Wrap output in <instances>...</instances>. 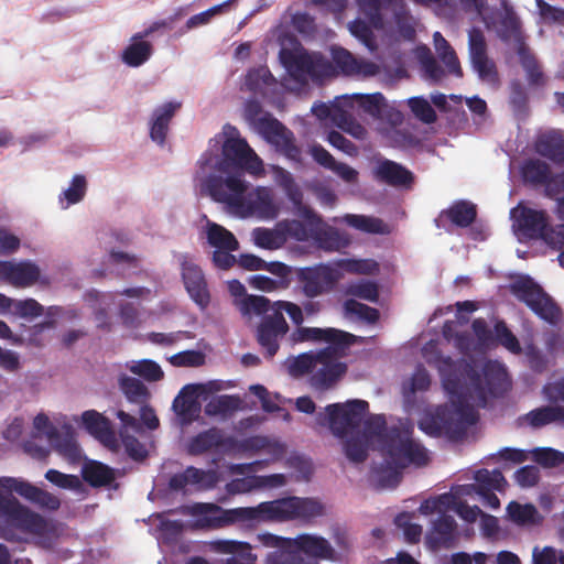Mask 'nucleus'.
<instances>
[{"label": "nucleus", "mask_w": 564, "mask_h": 564, "mask_svg": "<svg viewBox=\"0 0 564 564\" xmlns=\"http://www.w3.org/2000/svg\"><path fill=\"white\" fill-rule=\"evenodd\" d=\"M444 375L443 387L449 395V401L455 409L458 420L465 425H474L479 416L470 401H477L478 404L485 405L487 393L498 394L502 390L506 381V371L500 365L488 362L484 368V376L487 388L484 386L480 373L468 362H462L459 366L464 370V375L468 383L462 381L454 369L456 364L451 357L443 360Z\"/></svg>", "instance_id": "f03ea898"}, {"label": "nucleus", "mask_w": 564, "mask_h": 564, "mask_svg": "<svg viewBox=\"0 0 564 564\" xmlns=\"http://www.w3.org/2000/svg\"><path fill=\"white\" fill-rule=\"evenodd\" d=\"M340 276L338 270L327 264L305 267L297 271L301 291L307 299H315L332 292Z\"/></svg>", "instance_id": "4468645a"}, {"label": "nucleus", "mask_w": 564, "mask_h": 564, "mask_svg": "<svg viewBox=\"0 0 564 564\" xmlns=\"http://www.w3.org/2000/svg\"><path fill=\"white\" fill-rule=\"evenodd\" d=\"M524 354L529 367L533 372L543 373L547 370L549 358L534 343L530 341L525 344Z\"/></svg>", "instance_id": "bf43d9fd"}, {"label": "nucleus", "mask_w": 564, "mask_h": 564, "mask_svg": "<svg viewBox=\"0 0 564 564\" xmlns=\"http://www.w3.org/2000/svg\"><path fill=\"white\" fill-rule=\"evenodd\" d=\"M87 191V182L84 175L77 174L73 177L70 185L63 192L67 205L79 203Z\"/></svg>", "instance_id": "774afa93"}, {"label": "nucleus", "mask_w": 564, "mask_h": 564, "mask_svg": "<svg viewBox=\"0 0 564 564\" xmlns=\"http://www.w3.org/2000/svg\"><path fill=\"white\" fill-rule=\"evenodd\" d=\"M316 4L332 6L337 10L346 7V0H312ZM360 12L368 19L371 26L380 29L383 25L382 9L391 0H355Z\"/></svg>", "instance_id": "cd10ccee"}, {"label": "nucleus", "mask_w": 564, "mask_h": 564, "mask_svg": "<svg viewBox=\"0 0 564 564\" xmlns=\"http://www.w3.org/2000/svg\"><path fill=\"white\" fill-rule=\"evenodd\" d=\"M369 443L361 434L347 438L344 443L346 457L356 464L364 463L368 458Z\"/></svg>", "instance_id": "de8ad7c7"}, {"label": "nucleus", "mask_w": 564, "mask_h": 564, "mask_svg": "<svg viewBox=\"0 0 564 564\" xmlns=\"http://www.w3.org/2000/svg\"><path fill=\"white\" fill-rule=\"evenodd\" d=\"M83 425L86 431L107 447L117 445V437L111 429L110 421L95 410L85 411L82 414Z\"/></svg>", "instance_id": "393cba45"}, {"label": "nucleus", "mask_w": 564, "mask_h": 564, "mask_svg": "<svg viewBox=\"0 0 564 564\" xmlns=\"http://www.w3.org/2000/svg\"><path fill=\"white\" fill-rule=\"evenodd\" d=\"M324 507L312 498L288 497L258 505V522L304 520L321 517Z\"/></svg>", "instance_id": "0eeeda50"}, {"label": "nucleus", "mask_w": 564, "mask_h": 564, "mask_svg": "<svg viewBox=\"0 0 564 564\" xmlns=\"http://www.w3.org/2000/svg\"><path fill=\"white\" fill-rule=\"evenodd\" d=\"M456 527V521L452 516L442 513L432 523L431 532L427 535L429 543L434 549L451 546L455 540Z\"/></svg>", "instance_id": "c85d7f7f"}, {"label": "nucleus", "mask_w": 564, "mask_h": 564, "mask_svg": "<svg viewBox=\"0 0 564 564\" xmlns=\"http://www.w3.org/2000/svg\"><path fill=\"white\" fill-rule=\"evenodd\" d=\"M477 217L476 205L468 200H457L440 214V220L445 218L459 228L470 226Z\"/></svg>", "instance_id": "473e14b6"}, {"label": "nucleus", "mask_w": 564, "mask_h": 564, "mask_svg": "<svg viewBox=\"0 0 564 564\" xmlns=\"http://www.w3.org/2000/svg\"><path fill=\"white\" fill-rule=\"evenodd\" d=\"M313 241L321 249L326 251H338L348 245V239L344 237L338 229L329 226L327 223H325Z\"/></svg>", "instance_id": "37998d69"}, {"label": "nucleus", "mask_w": 564, "mask_h": 564, "mask_svg": "<svg viewBox=\"0 0 564 564\" xmlns=\"http://www.w3.org/2000/svg\"><path fill=\"white\" fill-rule=\"evenodd\" d=\"M507 514L510 521L520 527L535 525L542 521L541 514L532 503L511 501L507 506Z\"/></svg>", "instance_id": "4c0bfd02"}, {"label": "nucleus", "mask_w": 564, "mask_h": 564, "mask_svg": "<svg viewBox=\"0 0 564 564\" xmlns=\"http://www.w3.org/2000/svg\"><path fill=\"white\" fill-rule=\"evenodd\" d=\"M207 241L216 249L236 251L239 248V242L234 234L216 223L207 224Z\"/></svg>", "instance_id": "a19ab883"}, {"label": "nucleus", "mask_w": 564, "mask_h": 564, "mask_svg": "<svg viewBox=\"0 0 564 564\" xmlns=\"http://www.w3.org/2000/svg\"><path fill=\"white\" fill-rule=\"evenodd\" d=\"M373 173L378 181L392 187L411 188L415 180L409 169L389 159L379 161Z\"/></svg>", "instance_id": "4be33fe9"}, {"label": "nucleus", "mask_w": 564, "mask_h": 564, "mask_svg": "<svg viewBox=\"0 0 564 564\" xmlns=\"http://www.w3.org/2000/svg\"><path fill=\"white\" fill-rule=\"evenodd\" d=\"M293 344L303 341H326L330 346L347 348L356 343V336L336 328L302 327L291 333Z\"/></svg>", "instance_id": "f3484780"}, {"label": "nucleus", "mask_w": 564, "mask_h": 564, "mask_svg": "<svg viewBox=\"0 0 564 564\" xmlns=\"http://www.w3.org/2000/svg\"><path fill=\"white\" fill-rule=\"evenodd\" d=\"M533 460L545 468H552L564 463V453L551 447H536L532 452Z\"/></svg>", "instance_id": "13d9d810"}, {"label": "nucleus", "mask_w": 564, "mask_h": 564, "mask_svg": "<svg viewBox=\"0 0 564 564\" xmlns=\"http://www.w3.org/2000/svg\"><path fill=\"white\" fill-rule=\"evenodd\" d=\"M83 479L94 488L107 487L116 479L115 470L108 465L90 460L83 466Z\"/></svg>", "instance_id": "2f4dec72"}, {"label": "nucleus", "mask_w": 564, "mask_h": 564, "mask_svg": "<svg viewBox=\"0 0 564 564\" xmlns=\"http://www.w3.org/2000/svg\"><path fill=\"white\" fill-rule=\"evenodd\" d=\"M510 291L540 318L551 324L561 318L560 307L530 276L520 278L511 283Z\"/></svg>", "instance_id": "9d476101"}, {"label": "nucleus", "mask_w": 564, "mask_h": 564, "mask_svg": "<svg viewBox=\"0 0 564 564\" xmlns=\"http://www.w3.org/2000/svg\"><path fill=\"white\" fill-rule=\"evenodd\" d=\"M475 480L476 484L473 485L475 492L501 490L507 482L502 473L498 469L491 471L488 469H480L475 474Z\"/></svg>", "instance_id": "49530a36"}, {"label": "nucleus", "mask_w": 564, "mask_h": 564, "mask_svg": "<svg viewBox=\"0 0 564 564\" xmlns=\"http://www.w3.org/2000/svg\"><path fill=\"white\" fill-rule=\"evenodd\" d=\"M369 411V403L365 400L354 399L345 403H333L325 408V413L319 412L316 416L318 424H328L334 435L338 437L346 436L349 432L359 427L364 421L361 435L369 442L376 440L378 451L384 444V435L390 432L387 427V421L382 414L365 416Z\"/></svg>", "instance_id": "7ed1b4c3"}, {"label": "nucleus", "mask_w": 564, "mask_h": 564, "mask_svg": "<svg viewBox=\"0 0 564 564\" xmlns=\"http://www.w3.org/2000/svg\"><path fill=\"white\" fill-rule=\"evenodd\" d=\"M412 113L426 124L434 123L437 119L436 112L431 104L423 97H412L408 101Z\"/></svg>", "instance_id": "4d7b16f0"}, {"label": "nucleus", "mask_w": 564, "mask_h": 564, "mask_svg": "<svg viewBox=\"0 0 564 564\" xmlns=\"http://www.w3.org/2000/svg\"><path fill=\"white\" fill-rule=\"evenodd\" d=\"M419 59L425 76L433 83H438L445 77V70L437 63L435 57L432 55L431 50L423 46L419 51Z\"/></svg>", "instance_id": "864d4df0"}, {"label": "nucleus", "mask_w": 564, "mask_h": 564, "mask_svg": "<svg viewBox=\"0 0 564 564\" xmlns=\"http://www.w3.org/2000/svg\"><path fill=\"white\" fill-rule=\"evenodd\" d=\"M219 550L231 553L232 556L226 560V564H256V556L251 553L248 543L237 541H219Z\"/></svg>", "instance_id": "79ce46f5"}, {"label": "nucleus", "mask_w": 564, "mask_h": 564, "mask_svg": "<svg viewBox=\"0 0 564 564\" xmlns=\"http://www.w3.org/2000/svg\"><path fill=\"white\" fill-rule=\"evenodd\" d=\"M182 265V279L192 300L202 308L209 303V292L202 269L194 262L184 259Z\"/></svg>", "instance_id": "aec40b11"}, {"label": "nucleus", "mask_w": 564, "mask_h": 564, "mask_svg": "<svg viewBox=\"0 0 564 564\" xmlns=\"http://www.w3.org/2000/svg\"><path fill=\"white\" fill-rule=\"evenodd\" d=\"M344 221L349 226L357 230L367 234H388V226L380 219L376 217L365 216V215H356V214H347L344 216Z\"/></svg>", "instance_id": "c03bdc74"}, {"label": "nucleus", "mask_w": 564, "mask_h": 564, "mask_svg": "<svg viewBox=\"0 0 564 564\" xmlns=\"http://www.w3.org/2000/svg\"><path fill=\"white\" fill-rule=\"evenodd\" d=\"M495 334L499 344L514 355L522 352V347L517 336L508 328L503 321L497 322L495 325Z\"/></svg>", "instance_id": "052dcab7"}, {"label": "nucleus", "mask_w": 564, "mask_h": 564, "mask_svg": "<svg viewBox=\"0 0 564 564\" xmlns=\"http://www.w3.org/2000/svg\"><path fill=\"white\" fill-rule=\"evenodd\" d=\"M346 108H352V102L350 98L343 97L338 107L335 108L332 122L344 132L362 140L367 134L365 127L360 124Z\"/></svg>", "instance_id": "7c9ffc66"}, {"label": "nucleus", "mask_w": 564, "mask_h": 564, "mask_svg": "<svg viewBox=\"0 0 564 564\" xmlns=\"http://www.w3.org/2000/svg\"><path fill=\"white\" fill-rule=\"evenodd\" d=\"M280 61L296 82L304 83L307 77L322 78L328 75L330 64L322 56H312L306 51L281 48Z\"/></svg>", "instance_id": "9b49d317"}, {"label": "nucleus", "mask_w": 564, "mask_h": 564, "mask_svg": "<svg viewBox=\"0 0 564 564\" xmlns=\"http://www.w3.org/2000/svg\"><path fill=\"white\" fill-rule=\"evenodd\" d=\"M119 387L128 400L132 402H143L149 395V391L139 379L122 375L119 378Z\"/></svg>", "instance_id": "8fccbe9b"}, {"label": "nucleus", "mask_w": 564, "mask_h": 564, "mask_svg": "<svg viewBox=\"0 0 564 564\" xmlns=\"http://www.w3.org/2000/svg\"><path fill=\"white\" fill-rule=\"evenodd\" d=\"M317 366V354H301L293 358L289 364V372L293 377H301L308 372H314Z\"/></svg>", "instance_id": "e2e57ef3"}, {"label": "nucleus", "mask_w": 564, "mask_h": 564, "mask_svg": "<svg viewBox=\"0 0 564 564\" xmlns=\"http://www.w3.org/2000/svg\"><path fill=\"white\" fill-rule=\"evenodd\" d=\"M512 227L518 236L528 239H541L545 242L551 230V217L544 209H534L519 203L510 212Z\"/></svg>", "instance_id": "f8f14e48"}, {"label": "nucleus", "mask_w": 564, "mask_h": 564, "mask_svg": "<svg viewBox=\"0 0 564 564\" xmlns=\"http://www.w3.org/2000/svg\"><path fill=\"white\" fill-rule=\"evenodd\" d=\"M202 189L213 200L227 205L236 210L245 205L248 189L241 172L210 174L202 182Z\"/></svg>", "instance_id": "1a4fd4ad"}, {"label": "nucleus", "mask_w": 564, "mask_h": 564, "mask_svg": "<svg viewBox=\"0 0 564 564\" xmlns=\"http://www.w3.org/2000/svg\"><path fill=\"white\" fill-rule=\"evenodd\" d=\"M521 173L523 181L534 186H550L557 178L564 183V173L554 177L550 165L539 159L528 160L523 164Z\"/></svg>", "instance_id": "c756f323"}, {"label": "nucleus", "mask_w": 564, "mask_h": 564, "mask_svg": "<svg viewBox=\"0 0 564 564\" xmlns=\"http://www.w3.org/2000/svg\"><path fill=\"white\" fill-rule=\"evenodd\" d=\"M292 550L300 556L303 553L316 560H333L335 555V550L325 538L306 533L292 539Z\"/></svg>", "instance_id": "b1692460"}, {"label": "nucleus", "mask_w": 564, "mask_h": 564, "mask_svg": "<svg viewBox=\"0 0 564 564\" xmlns=\"http://www.w3.org/2000/svg\"><path fill=\"white\" fill-rule=\"evenodd\" d=\"M224 138L221 159L215 164L218 173L248 172L252 175L263 173V163L250 148L246 139L241 138L239 130L227 123L223 128Z\"/></svg>", "instance_id": "39448f33"}, {"label": "nucleus", "mask_w": 564, "mask_h": 564, "mask_svg": "<svg viewBox=\"0 0 564 564\" xmlns=\"http://www.w3.org/2000/svg\"><path fill=\"white\" fill-rule=\"evenodd\" d=\"M289 330V324L280 311H273L262 316L257 326L256 337L267 358L272 359L276 355L280 348V339Z\"/></svg>", "instance_id": "2eb2a0df"}, {"label": "nucleus", "mask_w": 564, "mask_h": 564, "mask_svg": "<svg viewBox=\"0 0 564 564\" xmlns=\"http://www.w3.org/2000/svg\"><path fill=\"white\" fill-rule=\"evenodd\" d=\"M154 31L153 28L134 34L131 43L123 50L121 54L122 62L130 67H139L143 65L152 55L153 46L143 39L148 37Z\"/></svg>", "instance_id": "a878e982"}, {"label": "nucleus", "mask_w": 564, "mask_h": 564, "mask_svg": "<svg viewBox=\"0 0 564 564\" xmlns=\"http://www.w3.org/2000/svg\"><path fill=\"white\" fill-rule=\"evenodd\" d=\"M275 82L268 67L250 69L246 75V86L251 91H257L262 86L272 85Z\"/></svg>", "instance_id": "0e129e2a"}, {"label": "nucleus", "mask_w": 564, "mask_h": 564, "mask_svg": "<svg viewBox=\"0 0 564 564\" xmlns=\"http://www.w3.org/2000/svg\"><path fill=\"white\" fill-rule=\"evenodd\" d=\"M536 151L553 162H564V135L560 132H549L541 135L535 144Z\"/></svg>", "instance_id": "c9c22d12"}, {"label": "nucleus", "mask_w": 564, "mask_h": 564, "mask_svg": "<svg viewBox=\"0 0 564 564\" xmlns=\"http://www.w3.org/2000/svg\"><path fill=\"white\" fill-rule=\"evenodd\" d=\"M241 405V399L238 395L223 394L213 398L205 405V413L209 416H228L238 411Z\"/></svg>", "instance_id": "a18cd8bd"}, {"label": "nucleus", "mask_w": 564, "mask_h": 564, "mask_svg": "<svg viewBox=\"0 0 564 564\" xmlns=\"http://www.w3.org/2000/svg\"><path fill=\"white\" fill-rule=\"evenodd\" d=\"M170 362L175 367H199L205 364V355L198 350H185L173 355Z\"/></svg>", "instance_id": "338daca9"}, {"label": "nucleus", "mask_w": 564, "mask_h": 564, "mask_svg": "<svg viewBox=\"0 0 564 564\" xmlns=\"http://www.w3.org/2000/svg\"><path fill=\"white\" fill-rule=\"evenodd\" d=\"M405 468L398 467L395 464L391 462H386L379 464L378 466L373 467L371 470V474L373 476V479L376 480V486L379 489H386V488H395L401 479H402V471Z\"/></svg>", "instance_id": "58836bf2"}, {"label": "nucleus", "mask_w": 564, "mask_h": 564, "mask_svg": "<svg viewBox=\"0 0 564 564\" xmlns=\"http://www.w3.org/2000/svg\"><path fill=\"white\" fill-rule=\"evenodd\" d=\"M296 215L301 219L285 221L284 229L297 241L313 240L325 225L323 217L312 207H301V213Z\"/></svg>", "instance_id": "a211bd4d"}, {"label": "nucleus", "mask_w": 564, "mask_h": 564, "mask_svg": "<svg viewBox=\"0 0 564 564\" xmlns=\"http://www.w3.org/2000/svg\"><path fill=\"white\" fill-rule=\"evenodd\" d=\"M0 278L15 288H26L40 278V268L31 261H0Z\"/></svg>", "instance_id": "412c9836"}, {"label": "nucleus", "mask_w": 564, "mask_h": 564, "mask_svg": "<svg viewBox=\"0 0 564 564\" xmlns=\"http://www.w3.org/2000/svg\"><path fill=\"white\" fill-rule=\"evenodd\" d=\"M181 107L180 101H169L153 110L150 120V138L153 142L159 145L165 143L170 123Z\"/></svg>", "instance_id": "5701e85b"}, {"label": "nucleus", "mask_w": 564, "mask_h": 564, "mask_svg": "<svg viewBox=\"0 0 564 564\" xmlns=\"http://www.w3.org/2000/svg\"><path fill=\"white\" fill-rule=\"evenodd\" d=\"M194 391V386H186L173 401L175 413L186 423L192 422L200 412V404L196 400Z\"/></svg>", "instance_id": "f704fd0d"}, {"label": "nucleus", "mask_w": 564, "mask_h": 564, "mask_svg": "<svg viewBox=\"0 0 564 564\" xmlns=\"http://www.w3.org/2000/svg\"><path fill=\"white\" fill-rule=\"evenodd\" d=\"M345 293L373 303L379 300V289L377 283L368 280L348 283Z\"/></svg>", "instance_id": "603ef678"}, {"label": "nucleus", "mask_w": 564, "mask_h": 564, "mask_svg": "<svg viewBox=\"0 0 564 564\" xmlns=\"http://www.w3.org/2000/svg\"><path fill=\"white\" fill-rule=\"evenodd\" d=\"M200 528L219 529L234 523H258V506L223 509L216 503L196 502L189 507Z\"/></svg>", "instance_id": "6e6552de"}, {"label": "nucleus", "mask_w": 564, "mask_h": 564, "mask_svg": "<svg viewBox=\"0 0 564 564\" xmlns=\"http://www.w3.org/2000/svg\"><path fill=\"white\" fill-rule=\"evenodd\" d=\"M242 216H257L260 219H274L279 214V206L273 200L272 191L258 187L253 195L245 198V205L236 209Z\"/></svg>", "instance_id": "6ab92c4d"}, {"label": "nucleus", "mask_w": 564, "mask_h": 564, "mask_svg": "<svg viewBox=\"0 0 564 564\" xmlns=\"http://www.w3.org/2000/svg\"><path fill=\"white\" fill-rule=\"evenodd\" d=\"M224 444L225 441L221 430L210 427L193 436L188 442L187 451L191 455H202Z\"/></svg>", "instance_id": "72a5a7b5"}, {"label": "nucleus", "mask_w": 564, "mask_h": 564, "mask_svg": "<svg viewBox=\"0 0 564 564\" xmlns=\"http://www.w3.org/2000/svg\"><path fill=\"white\" fill-rule=\"evenodd\" d=\"M13 492L51 511L61 507L56 496L29 481L12 477L0 478V520L3 522L0 528L1 538L10 542H21V533L46 539L54 536V523L23 506Z\"/></svg>", "instance_id": "f257e3e1"}, {"label": "nucleus", "mask_w": 564, "mask_h": 564, "mask_svg": "<svg viewBox=\"0 0 564 564\" xmlns=\"http://www.w3.org/2000/svg\"><path fill=\"white\" fill-rule=\"evenodd\" d=\"M34 429L43 434L48 442L62 454L72 455L76 444L70 435L62 436L58 429L52 424L47 415L40 413L34 417Z\"/></svg>", "instance_id": "bb28decb"}, {"label": "nucleus", "mask_w": 564, "mask_h": 564, "mask_svg": "<svg viewBox=\"0 0 564 564\" xmlns=\"http://www.w3.org/2000/svg\"><path fill=\"white\" fill-rule=\"evenodd\" d=\"M468 54L469 61L481 80L496 83L498 72L496 64L488 56V44L481 29L471 28L468 31Z\"/></svg>", "instance_id": "dca6fc26"}, {"label": "nucleus", "mask_w": 564, "mask_h": 564, "mask_svg": "<svg viewBox=\"0 0 564 564\" xmlns=\"http://www.w3.org/2000/svg\"><path fill=\"white\" fill-rule=\"evenodd\" d=\"M380 454L386 462H391L398 467L410 466L424 467L429 464L427 449L413 438L411 429L391 426L384 435V444L380 447Z\"/></svg>", "instance_id": "423d86ee"}, {"label": "nucleus", "mask_w": 564, "mask_h": 564, "mask_svg": "<svg viewBox=\"0 0 564 564\" xmlns=\"http://www.w3.org/2000/svg\"><path fill=\"white\" fill-rule=\"evenodd\" d=\"M252 237L258 247L267 250L279 249L285 242V237L282 232L269 228L258 227L253 229Z\"/></svg>", "instance_id": "09e8293b"}, {"label": "nucleus", "mask_w": 564, "mask_h": 564, "mask_svg": "<svg viewBox=\"0 0 564 564\" xmlns=\"http://www.w3.org/2000/svg\"><path fill=\"white\" fill-rule=\"evenodd\" d=\"M351 101L355 99L359 107L372 117L379 118L383 106L384 97L381 93L375 94H355L349 97Z\"/></svg>", "instance_id": "6e6d98bb"}, {"label": "nucleus", "mask_w": 564, "mask_h": 564, "mask_svg": "<svg viewBox=\"0 0 564 564\" xmlns=\"http://www.w3.org/2000/svg\"><path fill=\"white\" fill-rule=\"evenodd\" d=\"M333 62L345 75H356L359 70L358 62L355 56L343 47L333 50Z\"/></svg>", "instance_id": "680f3d73"}, {"label": "nucleus", "mask_w": 564, "mask_h": 564, "mask_svg": "<svg viewBox=\"0 0 564 564\" xmlns=\"http://www.w3.org/2000/svg\"><path fill=\"white\" fill-rule=\"evenodd\" d=\"M270 310V301L261 295H248L241 302V312L245 315H267Z\"/></svg>", "instance_id": "69168bd1"}, {"label": "nucleus", "mask_w": 564, "mask_h": 564, "mask_svg": "<svg viewBox=\"0 0 564 564\" xmlns=\"http://www.w3.org/2000/svg\"><path fill=\"white\" fill-rule=\"evenodd\" d=\"M344 311L347 315H357L360 319L369 324H375L380 318V313L377 308L362 304L354 299L345 301Z\"/></svg>", "instance_id": "5fc2aeb1"}, {"label": "nucleus", "mask_w": 564, "mask_h": 564, "mask_svg": "<svg viewBox=\"0 0 564 564\" xmlns=\"http://www.w3.org/2000/svg\"><path fill=\"white\" fill-rule=\"evenodd\" d=\"M533 429H540L553 422H564V408L560 405H544L534 409L520 417Z\"/></svg>", "instance_id": "e433bc0d"}, {"label": "nucleus", "mask_w": 564, "mask_h": 564, "mask_svg": "<svg viewBox=\"0 0 564 564\" xmlns=\"http://www.w3.org/2000/svg\"><path fill=\"white\" fill-rule=\"evenodd\" d=\"M338 349L344 348L329 346L317 352V366L310 378V384L315 390H328L346 375L347 365L338 360Z\"/></svg>", "instance_id": "ddd939ff"}, {"label": "nucleus", "mask_w": 564, "mask_h": 564, "mask_svg": "<svg viewBox=\"0 0 564 564\" xmlns=\"http://www.w3.org/2000/svg\"><path fill=\"white\" fill-rule=\"evenodd\" d=\"M518 56L520 64L525 70L528 82L531 86H542L545 83L544 74L541 66L533 54H531L529 47L524 43H520L518 46Z\"/></svg>", "instance_id": "ea45409f"}, {"label": "nucleus", "mask_w": 564, "mask_h": 564, "mask_svg": "<svg viewBox=\"0 0 564 564\" xmlns=\"http://www.w3.org/2000/svg\"><path fill=\"white\" fill-rule=\"evenodd\" d=\"M128 369L150 382L159 381L164 377L160 365L150 359L133 361L131 365H128Z\"/></svg>", "instance_id": "3c124183"}, {"label": "nucleus", "mask_w": 564, "mask_h": 564, "mask_svg": "<svg viewBox=\"0 0 564 564\" xmlns=\"http://www.w3.org/2000/svg\"><path fill=\"white\" fill-rule=\"evenodd\" d=\"M245 116L278 152L291 161L302 162V150L295 142L294 133L272 113L264 111L259 101L249 100L245 107Z\"/></svg>", "instance_id": "20e7f679"}]
</instances>
